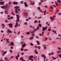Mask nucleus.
<instances>
[{
	"label": "nucleus",
	"instance_id": "26",
	"mask_svg": "<svg viewBox=\"0 0 61 61\" xmlns=\"http://www.w3.org/2000/svg\"><path fill=\"white\" fill-rule=\"evenodd\" d=\"M34 57V56H30V58H33Z\"/></svg>",
	"mask_w": 61,
	"mask_h": 61
},
{
	"label": "nucleus",
	"instance_id": "20",
	"mask_svg": "<svg viewBox=\"0 0 61 61\" xmlns=\"http://www.w3.org/2000/svg\"><path fill=\"white\" fill-rule=\"evenodd\" d=\"M15 13L16 14H17L18 13V11H17V9H15Z\"/></svg>",
	"mask_w": 61,
	"mask_h": 61
},
{
	"label": "nucleus",
	"instance_id": "54",
	"mask_svg": "<svg viewBox=\"0 0 61 61\" xmlns=\"http://www.w3.org/2000/svg\"><path fill=\"white\" fill-rule=\"evenodd\" d=\"M33 16H35V13H33Z\"/></svg>",
	"mask_w": 61,
	"mask_h": 61
},
{
	"label": "nucleus",
	"instance_id": "64",
	"mask_svg": "<svg viewBox=\"0 0 61 61\" xmlns=\"http://www.w3.org/2000/svg\"><path fill=\"white\" fill-rule=\"evenodd\" d=\"M59 57H61V54H60L59 55Z\"/></svg>",
	"mask_w": 61,
	"mask_h": 61
},
{
	"label": "nucleus",
	"instance_id": "50",
	"mask_svg": "<svg viewBox=\"0 0 61 61\" xmlns=\"http://www.w3.org/2000/svg\"><path fill=\"white\" fill-rule=\"evenodd\" d=\"M58 49L59 50H61V48L59 47H58Z\"/></svg>",
	"mask_w": 61,
	"mask_h": 61
},
{
	"label": "nucleus",
	"instance_id": "33",
	"mask_svg": "<svg viewBox=\"0 0 61 61\" xmlns=\"http://www.w3.org/2000/svg\"><path fill=\"white\" fill-rule=\"evenodd\" d=\"M43 57L44 59V60H46V56H45V55Z\"/></svg>",
	"mask_w": 61,
	"mask_h": 61
},
{
	"label": "nucleus",
	"instance_id": "6",
	"mask_svg": "<svg viewBox=\"0 0 61 61\" xmlns=\"http://www.w3.org/2000/svg\"><path fill=\"white\" fill-rule=\"evenodd\" d=\"M16 25H15V27H17V26H18V21L16 22Z\"/></svg>",
	"mask_w": 61,
	"mask_h": 61
},
{
	"label": "nucleus",
	"instance_id": "11",
	"mask_svg": "<svg viewBox=\"0 0 61 61\" xmlns=\"http://www.w3.org/2000/svg\"><path fill=\"white\" fill-rule=\"evenodd\" d=\"M50 8H51V9H52V10H54V6H53V5L51 6L50 7Z\"/></svg>",
	"mask_w": 61,
	"mask_h": 61
},
{
	"label": "nucleus",
	"instance_id": "39",
	"mask_svg": "<svg viewBox=\"0 0 61 61\" xmlns=\"http://www.w3.org/2000/svg\"><path fill=\"white\" fill-rule=\"evenodd\" d=\"M45 56V55H44L43 54L41 55V56L42 57H44Z\"/></svg>",
	"mask_w": 61,
	"mask_h": 61
},
{
	"label": "nucleus",
	"instance_id": "17",
	"mask_svg": "<svg viewBox=\"0 0 61 61\" xmlns=\"http://www.w3.org/2000/svg\"><path fill=\"white\" fill-rule=\"evenodd\" d=\"M37 44L38 45H39L40 44V43L38 41H37Z\"/></svg>",
	"mask_w": 61,
	"mask_h": 61
},
{
	"label": "nucleus",
	"instance_id": "19",
	"mask_svg": "<svg viewBox=\"0 0 61 61\" xmlns=\"http://www.w3.org/2000/svg\"><path fill=\"white\" fill-rule=\"evenodd\" d=\"M13 4L14 5H15V4L17 5V2H13Z\"/></svg>",
	"mask_w": 61,
	"mask_h": 61
},
{
	"label": "nucleus",
	"instance_id": "36",
	"mask_svg": "<svg viewBox=\"0 0 61 61\" xmlns=\"http://www.w3.org/2000/svg\"><path fill=\"white\" fill-rule=\"evenodd\" d=\"M18 57L17 56H16L15 57V58H16V59L17 60H18Z\"/></svg>",
	"mask_w": 61,
	"mask_h": 61
},
{
	"label": "nucleus",
	"instance_id": "8",
	"mask_svg": "<svg viewBox=\"0 0 61 61\" xmlns=\"http://www.w3.org/2000/svg\"><path fill=\"white\" fill-rule=\"evenodd\" d=\"M4 3H5V2L4 1H1L0 2V5H4Z\"/></svg>",
	"mask_w": 61,
	"mask_h": 61
},
{
	"label": "nucleus",
	"instance_id": "41",
	"mask_svg": "<svg viewBox=\"0 0 61 61\" xmlns=\"http://www.w3.org/2000/svg\"><path fill=\"white\" fill-rule=\"evenodd\" d=\"M7 51H5V52H4V53L5 54H6V53H7Z\"/></svg>",
	"mask_w": 61,
	"mask_h": 61
},
{
	"label": "nucleus",
	"instance_id": "25",
	"mask_svg": "<svg viewBox=\"0 0 61 61\" xmlns=\"http://www.w3.org/2000/svg\"><path fill=\"white\" fill-rule=\"evenodd\" d=\"M34 38V37L32 36L30 38H29V39H33Z\"/></svg>",
	"mask_w": 61,
	"mask_h": 61
},
{
	"label": "nucleus",
	"instance_id": "43",
	"mask_svg": "<svg viewBox=\"0 0 61 61\" xmlns=\"http://www.w3.org/2000/svg\"><path fill=\"white\" fill-rule=\"evenodd\" d=\"M4 59L5 60H7V58L6 57H5L4 58Z\"/></svg>",
	"mask_w": 61,
	"mask_h": 61
},
{
	"label": "nucleus",
	"instance_id": "3",
	"mask_svg": "<svg viewBox=\"0 0 61 61\" xmlns=\"http://www.w3.org/2000/svg\"><path fill=\"white\" fill-rule=\"evenodd\" d=\"M16 15L17 16V19L15 21L16 22H19V15L17 14H16Z\"/></svg>",
	"mask_w": 61,
	"mask_h": 61
},
{
	"label": "nucleus",
	"instance_id": "47",
	"mask_svg": "<svg viewBox=\"0 0 61 61\" xmlns=\"http://www.w3.org/2000/svg\"><path fill=\"white\" fill-rule=\"evenodd\" d=\"M53 6L54 7H55V8H56V6L54 4L53 5Z\"/></svg>",
	"mask_w": 61,
	"mask_h": 61
},
{
	"label": "nucleus",
	"instance_id": "44",
	"mask_svg": "<svg viewBox=\"0 0 61 61\" xmlns=\"http://www.w3.org/2000/svg\"><path fill=\"white\" fill-rule=\"evenodd\" d=\"M37 8L38 9V10H40V7H38Z\"/></svg>",
	"mask_w": 61,
	"mask_h": 61
},
{
	"label": "nucleus",
	"instance_id": "59",
	"mask_svg": "<svg viewBox=\"0 0 61 61\" xmlns=\"http://www.w3.org/2000/svg\"><path fill=\"white\" fill-rule=\"evenodd\" d=\"M18 57H19V56H20V55H19V54H18L17 55V56Z\"/></svg>",
	"mask_w": 61,
	"mask_h": 61
},
{
	"label": "nucleus",
	"instance_id": "12",
	"mask_svg": "<svg viewBox=\"0 0 61 61\" xmlns=\"http://www.w3.org/2000/svg\"><path fill=\"white\" fill-rule=\"evenodd\" d=\"M8 10H6L4 12V13L5 14H6V15L8 14Z\"/></svg>",
	"mask_w": 61,
	"mask_h": 61
},
{
	"label": "nucleus",
	"instance_id": "29",
	"mask_svg": "<svg viewBox=\"0 0 61 61\" xmlns=\"http://www.w3.org/2000/svg\"><path fill=\"white\" fill-rule=\"evenodd\" d=\"M43 46L44 49H46V47H45V45H43Z\"/></svg>",
	"mask_w": 61,
	"mask_h": 61
},
{
	"label": "nucleus",
	"instance_id": "38",
	"mask_svg": "<svg viewBox=\"0 0 61 61\" xmlns=\"http://www.w3.org/2000/svg\"><path fill=\"white\" fill-rule=\"evenodd\" d=\"M9 51L11 53H12V52H13V51L12 50V49H11Z\"/></svg>",
	"mask_w": 61,
	"mask_h": 61
},
{
	"label": "nucleus",
	"instance_id": "42",
	"mask_svg": "<svg viewBox=\"0 0 61 61\" xmlns=\"http://www.w3.org/2000/svg\"><path fill=\"white\" fill-rule=\"evenodd\" d=\"M27 35H29V34H30V32H27Z\"/></svg>",
	"mask_w": 61,
	"mask_h": 61
},
{
	"label": "nucleus",
	"instance_id": "63",
	"mask_svg": "<svg viewBox=\"0 0 61 61\" xmlns=\"http://www.w3.org/2000/svg\"><path fill=\"white\" fill-rule=\"evenodd\" d=\"M31 60L32 61H33V59H30V60Z\"/></svg>",
	"mask_w": 61,
	"mask_h": 61
},
{
	"label": "nucleus",
	"instance_id": "52",
	"mask_svg": "<svg viewBox=\"0 0 61 61\" xmlns=\"http://www.w3.org/2000/svg\"><path fill=\"white\" fill-rule=\"evenodd\" d=\"M42 36H43V35H44V32H42Z\"/></svg>",
	"mask_w": 61,
	"mask_h": 61
},
{
	"label": "nucleus",
	"instance_id": "28",
	"mask_svg": "<svg viewBox=\"0 0 61 61\" xmlns=\"http://www.w3.org/2000/svg\"><path fill=\"white\" fill-rule=\"evenodd\" d=\"M24 3V1H21L20 2V3L21 4H23Z\"/></svg>",
	"mask_w": 61,
	"mask_h": 61
},
{
	"label": "nucleus",
	"instance_id": "18",
	"mask_svg": "<svg viewBox=\"0 0 61 61\" xmlns=\"http://www.w3.org/2000/svg\"><path fill=\"white\" fill-rule=\"evenodd\" d=\"M35 36V34H34L33 33H32L31 34V36L33 37H34Z\"/></svg>",
	"mask_w": 61,
	"mask_h": 61
},
{
	"label": "nucleus",
	"instance_id": "40",
	"mask_svg": "<svg viewBox=\"0 0 61 61\" xmlns=\"http://www.w3.org/2000/svg\"><path fill=\"white\" fill-rule=\"evenodd\" d=\"M55 4L56 5H57V6H58V4H57L56 2H55Z\"/></svg>",
	"mask_w": 61,
	"mask_h": 61
},
{
	"label": "nucleus",
	"instance_id": "48",
	"mask_svg": "<svg viewBox=\"0 0 61 61\" xmlns=\"http://www.w3.org/2000/svg\"><path fill=\"white\" fill-rule=\"evenodd\" d=\"M14 56H11L10 57V58H14Z\"/></svg>",
	"mask_w": 61,
	"mask_h": 61
},
{
	"label": "nucleus",
	"instance_id": "23",
	"mask_svg": "<svg viewBox=\"0 0 61 61\" xmlns=\"http://www.w3.org/2000/svg\"><path fill=\"white\" fill-rule=\"evenodd\" d=\"M57 1L59 3H61V0H57Z\"/></svg>",
	"mask_w": 61,
	"mask_h": 61
},
{
	"label": "nucleus",
	"instance_id": "14",
	"mask_svg": "<svg viewBox=\"0 0 61 61\" xmlns=\"http://www.w3.org/2000/svg\"><path fill=\"white\" fill-rule=\"evenodd\" d=\"M56 16V15H54L52 17H50V18L51 19V20H52V18H54V17H55Z\"/></svg>",
	"mask_w": 61,
	"mask_h": 61
},
{
	"label": "nucleus",
	"instance_id": "56",
	"mask_svg": "<svg viewBox=\"0 0 61 61\" xmlns=\"http://www.w3.org/2000/svg\"><path fill=\"white\" fill-rule=\"evenodd\" d=\"M11 2H9V5H11Z\"/></svg>",
	"mask_w": 61,
	"mask_h": 61
},
{
	"label": "nucleus",
	"instance_id": "24",
	"mask_svg": "<svg viewBox=\"0 0 61 61\" xmlns=\"http://www.w3.org/2000/svg\"><path fill=\"white\" fill-rule=\"evenodd\" d=\"M20 60H21V61H22L23 59H24V58H23V57H21L20 58Z\"/></svg>",
	"mask_w": 61,
	"mask_h": 61
},
{
	"label": "nucleus",
	"instance_id": "13",
	"mask_svg": "<svg viewBox=\"0 0 61 61\" xmlns=\"http://www.w3.org/2000/svg\"><path fill=\"white\" fill-rule=\"evenodd\" d=\"M34 52L36 54H38V52L37 51V50H35Z\"/></svg>",
	"mask_w": 61,
	"mask_h": 61
},
{
	"label": "nucleus",
	"instance_id": "30",
	"mask_svg": "<svg viewBox=\"0 0 61 61\" xmlns=\"http://www.w3.org/2000/svg\"><path fill=\"white\" fill-rule=\"evenodd\" d=\"M52 32L53 33H55L56 34V35H57V33H56V31H54L53 30L52 31Z\"/></svg>",
	"mask_w": 61,
	"mask_h": 61
},
{
	"label": "nucleus",
	"instance_id": "15",
	"mask_svg": "<svg viewBox=\"0 0 61 61\" xmlns=\"http://www.w3.org/2000/svg\"><path fill=\"white\" fill-rule=\"evenodd\" d=\"M14 43L13 42H11L10 43V45H11L12 46H14L15 45H14Z\"/></svg>",
	"mask_w": 61,
	"mask_h": 61
},
{
	"label": "nucleus",
	"instance_id": "60",
	"mask_svg": "<svg viewBox=\"0 0 61 61\" xmlns=\"http://www.w3.org/2000/svg\"><path fill=\"white\" fill-rule=\"evenodd\" d=\"M5 55V54L4 53H3L2 54V56H4Z\"/></svg>",
	"mask_w": 61,
	"mask_h": 61
},
{
	"label": "nucleus",
	"instance_id": "9",
	"mask_svg": "<svg viewBox=\"0 0 61 61\" xmlns=\"http://www.w3.org/2000/svg\"><path fill=\"white\" fill-rule=\"evenodd\" d=\"M23 14L25 16L27 15V12H25Z\"/></svg>",
	"mask_w": 61,
	"mask_h": 61
},
{
	"label": "nucleus",
	"instance_id": "61",
	"mask_svg": "<svg viewBox=\"0 0 61 61\" xmlns=\"http://www.w3.org/2000/svg\"><path fill=\"white\" fill-rule=\"evenodd\" d=\"M46 10H45L44 11V13H46Z\"/></svg>",
	"mask_w": 61,
	"mask_h": 61
},
{
	"label": "nucleus",
	"instance_id": "22",
	"mask_svg": "<svg viewBox=\"0 0 61 61\" xmlns=\"http://www.w3.org/2000/svg\"><path fill=\"white\" fill-rule=\"evenodd\" d=\"M11 15H15V14L14 13H13V11H12L11 13Z\"/></svg>",
	"mask_w": 61,
	"mask_h": 61
},
{
	"label": "nucleus",
	"instance_id": "4",
	"mask_svg": "<svg viewBox=\"0 0 61 61\" xmlns=\"http://www.w3.org/2000/svg\"><path fill=\"white\" fill-rule=\"evenodd\" d=\"M47 26L45 27H43L42 28L43 30H42L43 31H44V32L45 31V30H46V29H47Z\"/></svg>",
	"mask_w": 61,
	"mask_h": 61
},
{
	"label": "nucleus",
	"instance_id": "1",
	"mask_svg": "<svg viewBox=\"0 0 61 61\" xmlns=\"http://www.w3.org/2000/svg\"><path fill=\"white\" fill-rule=\"evenodd\" d=\"M9 7L8 5L7 6H2L1 7V8H4L5 10H8Z\"/></svg>",
	"mask_w": 61,
	"mask_h": 61
},
{
	"label": "nucleus",
	"instance_id": "31",
	"mask_svg": "<svg viewBox=\"0 0 61 61\" xmlns=\"http://www.w3.org/2000/svg\"><path fill=\"white\" fill-rule=\"evenodd\" d=\"M39 29V26H37V28L36 29V30H38Z\"/></svg>",
	"mask_w": 61,
	"mask_h": 61
},
{
	"label": "nucleus",
	"instance_id": "37",
	"mask_svg": "<svg viewBox=\"0 0 61 61\" xmlns=\"http://www.w3.org/2000/svg\"><path fill=\"white\" fill-rule=\"evenodd\" d=\"M30 45L31 46H33V44L32 43H31L30 44Z\"/></svg>",
	"mask_w": 61,
	"mask_h": 61
},
{
	"label": "nucleus",
	"instance_id": "21",
	"mask_svg": "<svg viewBox=\"0 0 61 61\" xmlns=\"http://www.w3.org/2000/svg\"><path fill=\"white\" fill-rule=\"evenodd\" d=\"M35 4V2H33L32 3H30V5H34Z\"/></svg>",
	"mask_w": 61,
	"mask_h": 61
},
{
	"label": "nucleus",
	"instance_id": "32",
	"mask_svg": "<svg viewBox=\"0 0 61 61\" xmlns=\"http://www.w3.org/2000/svg\"><path fill=\"white\" fill-rule=\"evenodd\" d=\"M7 30L9 32V33H10V31H11V30L10 31V30L9 29H7Z\"/></svg>",
	"mask_w": 61,
	"mask_h": 61
},
{
	"label": "nucleus",
	"instance_id": "5",
	"mask_svg": "<svg viewBox=\"0 0 61 61\" xmlns=\"http://www.w3.org/2000/svg\"><path fill=\"white\" fill-rule=\"evenodd\" d=\"M9 26L10 28H12L13 27V24L12 23L9 24Z\"/></svg>",
	"mask_w": 61,
	"mask_h": 61
},
{
	"label": "nucleus",
	"instance_id": "16",
	"mask_svg": "<svg viewBox=\"0 0 61 61\" xmlns=\"http://www.w3.org/2000/svg\"><path fill=\"white\" fill-rule=\"evenodd\" d=\"M14 8L15 9H18L19 8H20V7L19 6H17L16 7H15Z\"/></svg>",
	"mask_w": 61,
	"mask_h": 61
},
{
	"label": "nucleus",
	"instance_id": "46",
	"mask_svg": "<svg viewBox=\"0 0 61 61\" xmlns=\"http://www.w3.org/2000/svg\"><path fill=\"white\" fill-rule=\"evenodd\" d=\"M48 30L49 31H51V29H48Z\"/></svg>",
	"mask_w": 61,
	"mask_h": 61
},
{
	"label": "nucleus",
	"instance_id": "35",
	"mask_svg": "<svg viewBox=\"0 0 61 61\" xmlns=\"http://www.w3.org/2000/svg\"><path fill=\"white\" fill-rule=\"evenodd\" d=\"M41 4H42V3L39 2V5H41Z\"/></svg>",
	"mask_w": 61,
	"mask_h": 61
},
{
	"label": "nucleus",
	"instance_id": "27",
	"mask_svg": "<svg viewBox=\"0 0 61 61\" xmlns=\"http://www.w3.org/2000/svg\"><path fill=\"white\" fill-rule=\"evenodd\" d=\"M38 26H39L40 27H41V24L40 23H39L38 24Z\"/></svg>",
	"mask_w": 61,
	"mask_h": 61
},
{
	"label": "nucleus",
	"instance_id": "7",
	"mask_svg": "<svg viewBox=\"0 0 61 61\" xmlns=\"http://www.w3.org/2000/svg\"><path fill=\"white\" fill-rule=\"evenodd\" d=\"M24 4L25 5V6L26 7H27L28 5H27V3L26 2H24Z\"/></svg>",
	"mask_w": 61,
	"mask_h": 61
},
{
	"label": "nucleus",
	"instance_id": "10",
	"mask_svg": "<svg viewBox=\"0 0 61 61\" xmlns=\"http://www.w3.org/2000/svg\"><path fill=\"white\" fill-rule=\"evenodd\" d=\"M2 25L3 26L2 27V29H4L5 27V25L3 23H2Z\"/></svg>",
	"mask_w": 61,
	"mask_h": 61
},
{
	"label": "nucleus",
	"instance_id": "62",
	"mask_svg": "<svg viewBox=\"0 0 61 61\" xmlns=\"http://www.w3.org/2000/svg\"><path fill=\"white\" fill-rule=\"evenodd\" d=\"M21 55L22 56H23V55H24V52H22L21 53Z\"/></svg>",
	"mask_w": 61,
	"mask_h": 61
},
{
	"label": "nucleus",
	"instance_id": "58",
	"mask_svg": "<svg viewBox=\"0 0 61 61\" xmlns=\"http://www.w3.org/2000/svg\"><path fill=\"white\" fill-rule=\"evenodd\" d=\"M36 38H39V37L37 36H36Z\"/></svg>",
	"mask_w": 61,
	"mask_h": 61
},
{
	"label": "nucleus",
	"instance_id": "57",
	"mask_svg": "<svg viewBox=\"0 0 61 61\" xmlns=\"http://www.w3.org/2000/svg\"><path fill=\"white\" fill-rule=\"evenodd\" d=\"M10 49H13L14 48L13 47H10Z\"/></svg>",
	"mask_w": 61,
	"mask_h": 61
},
{
	"label": "nucleus",
	"instance_id": "45",
	"mask_svg": "<svg viewBox=\"0 0 61 61\" xmlns=\"http://www.w3.org/2000/svg\"><path fill=\"white\" fill-rule=\"evenodd\" d=\"M52 43H53V44H56V42L53 41H52Z\"/></svg>",
	"mask_w": 61,
	"mask_h": 61
},
{
	"label": "nucleus",
	"instance_id": "2",
	"mask_svg": "<svg viewBox=\"0 0 61 61\" xmlns=\"http://www.w3.org/2000/svg\"><path fill=\"white\" fill-rule=\"evenodd\" d=\"M22 47H21V51H23L24 49V48L26 46V44L25 43H24L22 45Z\"/></svg>",
	"mask_w": 61,
	"mask_h": 61
},
{
	"label": "nucleus",
	"instance_id": "53",
	"mask_svg": "<svg viewBox=\"0 0 61 61\" xmlns=\"http://www.w3.org/2000/svg\"><path fill=\"white\" fill-rule=\"evenodd\" d=\"M54 55V52H51V55Z\"/></svg>",
	"mask_w": 61,
	"mask_h": 61
},
{
	"label": "nucleus",
	"instance_id": "34",
	"mask_svg": "<svg viewBox=\"0 0 61 61\" xmlns=\"http://www.w3.org/2000/svg\"><path fill=\"white\" fill-rule=\"evenodd\" d=\"M38 22V21L37 20H35L34 21V23H37Z\"/></svg>",
	"mask_w": 61,
	"mask_h": 61
},
{
	"label": "nucleus",
	"instance_id": "55",
	"mask_svg": "<svg viewBox=\"0 0 61 61\" xmlns=\"http://www.w3.org/2000/svg\"><path fill=\"white\" fill-rule=\"evenodd\" d=\"M56 12H59V10H58L57 11H56Z\"/></svg>",
	"mask_w": 61,
	"mask_h": 61
},
{
	"label": "nucleus",
	"instance_id": "51",
	"mask_svg": "<svg viewBox=\"0 0 61 61\" xmlns=\"http://www.w3.org/2000/svg\"><path fill=\"white\" fill-rule=\"evenodd\" d=\"M24 24L25 25H27V24L26 22H25V23H24Z\"/></svg>",
	"mask_w": 61,
	"mask_h": 61
},
{
	"label": "nucleus",
	"instance_id": "49",
	"mask_svg": "<svg viewBox=\"0 0 61 61\" xmlns=\"http://www.w3.org/2000/svg\"><path fill=\"white\" fill-rule=\"evenodd\" d=\"M28 49H25L24 50V51H28Z\"/></svg>",
	"mask_w": 61,
	"mask_h": 61
}]
</instances>
